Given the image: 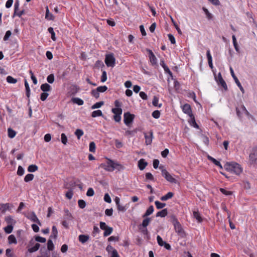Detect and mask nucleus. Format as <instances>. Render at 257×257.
<instances>
[{
    "instance_id": "nucleus-1",
    "label": "nucleus",
    "mask_w": 257,
    "mask_h": 257,
    "mask_svg": "<svg viewBox=\"0 0 257 257\" xmlns=\"http://www.w3.org/2000/svg\"><path fill=\"white\" fill-rule=\"evenodd\" d=\"M100 167L106 171L112 172L115 169L118 171L123 169V166L110 159H107L105 163L101 164Z\"/></svg>"
},
{
    "instance_id": "nucleus-2",
    "label": "nucleus",
    "mask_w": 257,
    "mask_h": 257,
    "mask_svg": "<svg viewBox=\"0 0 257 257\" xmlns=\"http://www.w3.org/2000/svg\"><path fill=\"white\" fill-rule=\"evenodd\" d=\"M224 167L226 170H229L236 175H239L242 171L240 165L235 162L226 163Z\"/></svg>"
},
{
    "instance_id": "nucleus-3",
    "label": "nucleus",
    "mask_w": 257,
    "mask_h": 257,
    "mask_svg": "<svg viewBox=\"0 0 257 257\" xmlns=\"http://www.w3.org/2000/svg\"><path fill=\"white\" fill-rule=\"evenodd\" d=\"M159 169L161 170L162 176L169 182L172 183H176V180L170 174L168 171L164 169L163 166H160Z\"/></svg>"
},
{
    "instance_id": "nucleus-4",
    "label": "nucleus",
    "mask_w": 257,
    "mask_h": 257,
    "mask_svg": "<svg viewBox=\"0 0 257 257\" xmlns=\"http://www.w3.org/2000/svg\"><path fill=\"white\" fill-rule=\"evenodd\" d=\"M115 59L112 53L106 55L105 63L107 66L113 67L115 65Z\"/></svg>"
},
{
    "instance_id": "nucleus-5",
    "label": "nucleus",
    "mask_w": 257,
    "mask_h": 257,
    "mask_svg": "<svg viewBox=\"0 0 257 257\" xmlns=\"http://www.w3.org/2000/svg\"><path fill=\"white\" fill-rule=\"evenodd\" d=\"M135 115L129 112L124 113V123L127 126L131 124L134 119Z\"/></svg>"
},
{
    "instance_id": "nucleus-6",
    "label": "nucleus",
    "mask_w": 257,
    "mask_h": 257,
    "mask_svg": "<svg viewBox=\"0 0 257 257\" xmlns=\"http://www.w3.org/2000/svg\"><path fill=\"white\" fill-rule=\"evenodd\" d=\"M230 71L231 75L232 77H233L235 83L236 84L237 86L239 87V88L240 90V91H241V92L242 93H244V90L243 87L242 86V85H241V83H240L238 78L235 76V75L234 73L233 70L231 67H230Z\"/></svg>"
},
{
    "instance_id": "nucleus-7",
    "label": "nucleus",
    "mask_w": 257,
    "mask_h": 257,
    "mask_svg": "<svg viewBox=\"0 0 257 257\" xmlns=\"http://www.w3.org/2000/svg\"><path fill=\"white\" fill-rule=\"evenodd\" d=\"M175 231L178 233L179 235L181 237H184L185 235V232L184 231L181 225L179 222L173 224Z\"/></svg>"
},
{
    "instance_id": "nucleus-8",
    "label": "nucleus",
    "mask_w": 257,
    "mask_h": 257,
    "mask_svg": "<svg viewBox=\"0 0 257 257\" xmlns=\"http://www.w3.org/2000/svg\"><path fill=\"white\" fill-rule=\"evenodd\" d=\"M216 80L218 84L221 85V86L224 89L225 91L227 90V86L226 84V82L222 77L220 73H218L217 77L216 78Z\"/></svg>"
},
{
    "instance_id": "nucleus-9",
    "label": "nucleus",
    "mask_w": 257,
    "mask_h": 257,
    "mask_svg": "<svg viewBox=\"0 0 257 257\" xmlns=\"http://www.w3.org/2000/svg\"><path fill=\"white\" fill-rule=\"evenodd\" d=\"M147 51L148 52L150 61L153 65L157 64V60L156 56L150 49H147Z\"/></svg>"
},
{
    "instance_id": "nucleus-10",
    "label": "nucleus",
    "mask_w": 257,
    "mask_h": 257,
    "mask_svg": "<svg viewBox=\"0 0 257 257\" xmlns=\"http://www.w3.org/2000/svg\"><path fill=\"white\" fill-rule=\"evenodd\" d=\"M27 217L30 219L32 221L38 223L39 225L41 226V223L37 217L36 215L34 212H32L30 215L27 216Z\"/></svg>"
},
{
    "instance_id": "nucleus-11",
    "label": "nucleus",
    "mask_w": 257,
    "mask_h": 257,
    "mask_svg": "<svg viewBox=\"0 0 257 257\" xmlns=\"http://www.w3.org/2000/svg\"><path fill=\"white\" fill-rule=\"evenodd\" d=\"M182 110L184 113L188 114L189 116L193 114L192 113V110L191 106L189 104L186 103L183 105Z\"/></svg>"
},
{
    "instance_id": "nucleus-12",
    "label": "nucleus",
    "mask_w": 257,
    "mask_h": 257,
    "mask_svg": "<svg viewBox=\"0 0 257 257\" xmlns=\"http://www.w3.org/2000/svg\"><path fill=\"white\" fill-rule=\"evenodd\" d=\"M150 135H148V134L146 133H144L145 138L146 139V145H150L152 143V139L153 137V132L151 131L149 133Z\"/></svg>"
},
{
    "instance_id": "nucleus-13",
    "label": "nucleus",
    "mask_w": 257,
    "mask_h": 257,
    "mask_svg": "<svg viewBox=\"0 0 257 257\" xmlns=\"http://www.w3.org/2000/svg\"><path fill=\"white\" fill-rule=\"evenodd\" d=\"M147 165L148 163L144 159H141L138 161V167L141 170H143Z\"/></svg>"
},
{
    "instance_id": "nucleus-14",
    "label": "nucleus",
    "mask_w": 257,
    "mask_h": 257,
    "mask_svg": "<svg viewBox=\"0 0 257 257\" xmlns=\"http://www.w3.org/2000/svg\"><path fill=\"white\" fill-rule=\"evenodd\" d=\"M193 214L194 218H195L198 222H201L202 221V218L198 210H194L193 211Z\"/></svg>"
},
{
    "instance_id": "nucleus-15",
    "label": "nucleus",
    "mask_w": 257,
    "mask_h": 257,
    "mask_svg": "<svg viewBox=\"0 0 257 257\" xmlns=\"http://www.w3.org/2000/svg\"><path fill=\"white\" fill-rule=\"evenodd\" d=\"M189 117H190V119L189 120V123L190 124L195 128H199V125L196 123L195 117L193 114H191V115H190Z\"/></svg>"
},
{
    "instance_id": "nucleus-16",
    "label": "nucleus",
    "mask_w": 257,
    "mask_h": 257,
    "mask_svg": "<svg viewBox=\"0 0 257 257\" xmlns=\"http://www.w3.org/2000/svg\"><path fill=\"white\" fill-rule=\"evenodd\" d=\"M89 239V236L88 235L81 234L78 236L79 241L82 243H85Z\"/></svg>"
},
{
    "instance_id": "nucleus-17",
    "label": "nucleus",
    "mask_w": 257,
    "mask_h": 257,
    "mask_svg": "<svg viewBox=\"0 0 257 257\" xmlns=\"http://www.w3.org/2000/svg\"><path fill=\"white\" fill-rule=\"evenodd\" d=\"M249 158L252 161L257 160V147L253 148L252 153L249 155Z\"/></svg>"
},
{
    "instance_id": "nucleus-18",
    "label": "nucleus",
    "mask_w": 257,
    "mask_h": 257,
    "mask_svg": "<svg viewBox=\"0 0 257 257\" xmlns=\"http://www.w3.org/2000/svg\"><path fill=\"white\" fill-rule=\"evenodd\" d=\"M206 56L208 60L209 66L211 69L213 68V64H212V56L210 54V52L209 50H208L206 52Z\"/></svg>"
},
{
    "instance_id": "nucleus-19",
    "label": "nucleus",
    "mask_w": 257,
    "mask_h": 257,
    "mask_svg": "<svg viewBox=\"0 0 257 257\" xmlns=\"http://www.w3.org/2000/svg\"><path fill=\"white\" fill-rule=\"evenodd\" d=\"M207 158L208 159L211 161L212 163H213L215 165H216L217 166L219 167L220 169H222V166L221 165V164H220V163L217 160H216L215 159H214V158L212 157L211 156H207Z\"/></svg>"
},
{
    "instance_id": "nucleus-20",
    "label": "nucleus",
    "mask_w": 257,
    "mask_h": 257,
    "mask_svg": "<svg viewBox=\"0 0 257 257\" xmlns=\"http://www.w3.org/2000/svg\"><path fill=\"white\" fill-rule=\"evenodd\" d=\"M151 221V218H146L144 219L142 222V223L140 225L139 229H141V227H143V228L147 227V226L149 225Z\"/></svg>"
},
{
    "instance_id": "nucleus-21",
    "label": "nucleus",
    "mask_w": 257,
    "mask_h": 257,
    "mask_svg": "<svg viewBox=\"0 0 257 257\" xmlns=\"http://www.w3.org/2000/svg\"><path fill=\"white\" fill-rule=\"evenodd\" d=\"M45 18L47 20H53L54 17L53 15L49 12V10L48 9V6L46 8V15H45Z\"/></svg>"
},
{
    "instance_id": "nucleus-22",
    "label": "nucleus",
    "mask_w": 257,
    "mask_h": 257,
    "mask_svg": "<svg viewBox=\"0 0 257 257\" xmlns=\"http://www.w3.org/2000/svg\"><path fill=\"white\" fill-rule=\"evenodd\" d=\"M58 235V231L56 227L54 225L52 226V232L50 235L51 238H54V239H56Z\"/></svg>"
},
{
    "instance_id": "nucleus-23",
    "label": "nucleus",
    "mask_w": 257,
    "mask_h": 257,
    "mask_svg": "<svg viewBox=\"0 0 257 257\" xmlns=\"http://www.w3.org/2000/svg\"><path fill=\"white\" fill-rule=\"evenodd\" d=\"M174 195V194L173 193L171 192H169L168 193H167L164 196H163L161 197V200L162 201H166L170 198H171Z\"/></svg>"
},
{
    "instance_id": "nucleus-24",
    "label": "nucleus",
    "mask_w": 257,
    "mask_h": 257,
    "mask_svg": "<svg viewBox=\"0 0 257 257\" xmlns=\"http://www.w3.org/2000/svg\"><path fill=\"white\" fill-rule=\"evenodd\" d=\"M154 211V207L151 205L146 210L145 213L143 215V217L145 218L153 213Z\"/></svg>"
},
{
    "instance_id": "nucleus-25",
    "label": "nucleus",
    "mask_w": 257,
    "mask_h": 257,
    "mask_svg": "<svg viewBox=\"0 0 257 257\" xmlns=\"http://www.w3.org/2000/svg\"><path fill=\"white\" fill-rule=\"evenodd\" d=\"M40 247V244L39 243H36L33 247H29L28 249V251L32 253L37 251Z\"/></svg>"
},
{
    "instance_id": "nucleus-26",
    "label": "nucleus",
    "mask_w": 257,
    "mask_h": 257,
    "mask_svg": "<svg viewBox=\"0 0 257 257\" xmlns=\"http://www.w3.org/2000/svg\"><path fill=\"white\" fill-rule=\"evenodd\" d=\"M64 218L68 220H71L73 219L72 215L68 209H64Z\"/></svg>"
},
{
    "instance_id": "nucleus-27",
    "label": "nucleus",
    "mask_w": 257,
    "mask_h": 257,
    "mask_svg": "<svg viewBox=\"0 0 257 257\" xmlns=\"http://www.w3.org/2000/svg\"><path fill=\"white\" fill-rule=\"evenodd\" d=\"M168 214V211L167 209H164L160 211H159L156 214L157 217H165Z\"/></svg>"
},
{
    "instance_id": "nucleus-28",
    "label": "nucleus",
    "mask_w": 257,
    "mask_h": 257,
    "mask_svg": "<svg viewBox=\"0 0 257 257\" xmlns=\"http://www.w3.org/2000/svg\"><path fill=\"white\" fill-rule=\"evenodd\" d=\"M40 88L43 91L46 92L51 90V86L46 83L42 84Z\"/></svg>"
},
{
    "instance_id": "nucleus-29",
    "label": "nucleus",
    "mask_w": 257,
    "mask_h": 257,
    "mask_svg": "<svg viewBox=\"0 0 257 257\" xmlns=\"http://www.w3.org/2000/svg\"><path fill=\"white\" fill-rule=\"evenodd\" d=\"M71 100L74 103L77 104L78 105H82L84 103L83 100L78 97L72 98Z\"/></svg>"
},
{
    "instance_id": "nucleus-30",
    "label": "nucleus",
    "mask_w": 257,
    "mask_h": 257,
    "mask_svg": "<svg viewBox=\"0 0 257 257\" xmlns=\"http://www.w3.org/2000/svg\"><path fill=\"white\" fill-rule=\"evenodd\" d=\"M9 209V204H3L0 206V211L2 213H4L8 209Z\"/></svg>"
},
{
    "instance_id": "nucleus-31",
    "label": "nucleus",
    "mask_w": 257,
    "mask_h": 257,
    "mask_svg": "<svg viewBox=\"0 0 257 257\" xmlns=\"http://www.w3.org/2000/svg\"><path fill=\"white\" fill-rule=\"evenodd\" d=\"M91 116L93 117H96L97 116L103 117L102 112L100 110H97L93 111L91 113Z\"/></svg>"
},
{
    "instance_id": "nucleus-32",
    "label": "nucleus",
    "mask_w": 257,
    "mask_h": 257,
    "mask_svg": "<svg viewBox=\"0 0 257 257\" xmlns=\"http://www.w3.org/2000/svg\"><path fill=\"white\" fill-rule=\"evenodd\" d=\"M8 242L10 244H17V241L14 235L11 234L8 237Z\"/></svg>"
},
{
    "instance_id": "nucleus-33",
    "label": "nucleus",
    "mask_w": 257,
    "mask_h": 257,
    "mask_svg": "<svg viewBox=\"0 0 257 257\" xmlns=\"http://www.w3.org/2000/svg\"><path fill=\"white\" fill-rule=\"evenodd\" d=\"M104 230V232L103 233V236H107L109 235L112 232L113 228L111 227L108 226Z\"/></svg>"
},
{
    "instance_id": "nucleus-34",
    "label": "nucleus",
    "mask_w": 257,
    "mask_h": 257,
    "mask_svg": "<svg viewBox=\"0 0 257 257\" xmlns=\"http://www.w3.org/2000/svg\"><path fill=\"white\" fill-rule=\"evenodd\" d=\"M40 252L42 257H49L48 255V251L46 249L45 246L41 247V248L40 249Z\"/></svg>"
},
{
    "instance_id": "nucleus-35",
    "label": "nucleus",
    "mask_w": 257,
    "mask_h": 257,
    "mask_svg": "<svg viewBox=\"0 0 257 257\" xmlns=\"http://www.w3.org/2000/svg\"><path fill=\"white\" fill-rule=\"evenodd\" d=\"M54 248V245L51 239H49L47 242V249L49 251H52Z\"/></svg>"
},
{
    "instance_id": "nucleus-36",
    "label": "nucleus",
    "mask_w": 257,
    "mask_h": 257,
    "mask_svg": "<svg viewBox=\"0 0 257 257\" xmlns=\"http://www.w3.org/2000/svg\"><path fill=\"white\" fill-rule=\"evenodd\" d=\"M25 86L26 88V96L28 97H29L30 96V88L29 87V84L26 79L25 80Z\"/></svg>"
},
{
    "instance_id": "nucleus-37",
    "label": "nucleus",
    "mask_w": 257,
    "mask_h": 257,
    "mask_svg": "<svg viewBox=\"0 0 257 257\" xmlns=\"http://www.w3.org/2000/svg\"><path fill=\"white\" fill-rule=\"evenodd\" d=\"M38 167L36 165H31L28 168V171L29 172H34L38 170Z\"/></svg>"
},
{
    "instance_id": "nucleus-38",
    "label": "nucleus",
    "mask_w": 257,
    "mask_h": 257,
    "mask_svg": "<svg viewBox=\"0 0 257 257\" xmlns=\"http://www.w3.org/2000/svg\"><path fill=\"white\" fill-rule=\"evenodd\" d=\"M7 81L9 83L15 84L17 82V79L13 78L11 76H8L7 78Z\"/></svg>"
},
{
    "instance_id": "nucleus-39",
    "label": "nucleus",
    "mask_w": 257,
    "mask_h": 257,
    "mask_svg": "<svg viewBox=\"0 0 257 257\" xmlns=\"http://www.w3.org/2000/svg\"><path fill=\"white\" fill-rule=\"evenodd\" d=\"M8 136L9 138H13L15 137L16 133L14 130H13L11 128H8Z\"/></svg>"
},
{
    "instance_id": "nucleus-40",
    "label": "nucleus",
    "mask_w": 257,
    "mask_h": 257,
    "mask_svg": "<svg viewBox=\"0 0 257 257\" xmlns=\"http://www.w3.org/2000/svg\"><path fill=\"white\" fill-rule=\"evenodd\" d=\"M155 205L156 206V207L158 209H162L164 208L166 206V203H161L159 202V201H156L155 202Z\"/></svg>"
},
{
    "instance_id": "nucleus-41",
    "label": "nucleus",
    "mask_w": 257,
    "mask_h": 257,
    "mask_svg": "<svg viewBox=\"0 0 257 257\" xmlns=\"http://www.w3.org/2000/svg\"><path fill=\"white\" fill-rule=\"evenodd\" d=\"M13 229V226L12 224H9L8 226L4 228V231L6 233L9 234L11 233Z\"/></svg>"
},
{
    "instance_id": "nucleus-42",
    "label": "nucleus",
    "mask_w": 257,
    "mask_h": 257,
    "mask_svg": "<svg viewBox=\"0 0 257 257\" xmlns=\"http://www.w3.org/2000/svg\"><path fill=\"white\" fill-rule=\"evenodd\" d=\"M34 176L33 174H28L25 177L24 181L26 182H30L34 179Z\"/></svg>"
},
{
    "instance_id": "nucleus-43",
    "label": "nucleus",
    "mask_w": 257,
    "mask_h": 257,
    "mask_svg": "<svg viewBox=\"0 0 257 257\" xmlns=\"http://www.w3.org/2000/svg\"><path fill=\"white\" fill-rule=\"evenodd\" d=\"M83 131L81 129H77L75 132V135L79 140L80 139L81 137L83 135Z\"/></svg>"
},
{
    "instance_id": "nucleus-44",
    "label": "nucleus",
    "mask_w": 257,
    "mask_h": 257,
    "mask_svg": "<svg viewBox=\"0 0 257 257\" xmlns=\"http://www.w3.org/2000/svg\"><path fill=\"white\" fill-rule=\"evenodd\" d=\"M103 104H104V102L103 101H99V102H96V103L93 104L91 106V108L93 109H96V108H100Z\"/></svg>"
},
{
    "instance_id": "nucleus-45",
    "label": "nucleus",
    "mask_w": 257,
    "mask_h": 257,
    "mask_svg": "<svg viewBox=\"0 0 257 257\" xmlns=\"http://www.w3.org/2000/svg\"><path fill=\"white\" fill-rule=\"evenodd\" d=\"M112 112L114 114V115L116 114H121L122 113V109L121 108H114L112 109Z\"/></svg>"
},
{
    "instance_id": "nucleus-46",
    "label": "nucleus",
    "mask_w": 257,
    "mask_h": 257,
    "mask_svg": "<svg viewBox=\"0 0 257 257\" xmlns=\"http://www.w3.org/2000/svg\"><path fill=\"white\" fill-rule=\"evenodd\" d=\"M95 148H96V147H95V144L94 143V142H90L89 144V151L91 152L94 153L95 151Z\"/></svg>"
},
{
    "instance_id": "nucleus-47",
    "label": "nucleus",
    "mask_w": 257,
    "mask_h": 257,
    "mask_svg": "<svg viewBox=\"0 0 257 257\" xmlns=\"http://www.w3.org/2000/svg\"><path fill=\"white\" fill-rule=\"evenodd\" d=\"M203 10L204 12L205 15H206V17L208 20H211L212 19V15L211 13H209V12L208 11V10L205 8H203Z\"/></svg>"
},
{
    "instance_id": "nucleus-48",
    "label": "nucleus",
    "mask_w": 257,
    "mask_h": 257,
    "mask_svg": "<svg viewBox=\"0 0 257 257\" xmlns=\"http://www.w3.org/2000/svg\"><path fill=\"white\" fill-rule=\"evenodd\" d=\"M48 32L51 35V39L53 41H55L56 40L55 34V32L54 31L53 28H52V27H50V28H48Z\"/></svg>"
},
{
    "instance_id": "nucleus-49",
    "label": "nucleus",
    "mask_w": 257,
    "mask_h": 257,
    "mask_svg": "<svg viewBox=\"0 0 257 257\" xmlns=\"http://www.w3.org/2000/svg\"><path fill=\"white\" fill-rule=\"evenodd\" d=\"M35 240L39 242L44 243L46 242V239L44 237L40 236H36L35 237Z\"/></svg>"
},
{
    "instance_id": "nucleus-50",
    "label": "nucleus",
    "mask_w": 257,
    "mask_h": 257,
    "mask_svg": "<svg viewBox=\"0 0 257 257\" xmlns=\"http://www.w3.org/2000/svg\"><path fill=\"white\" fill-rule=\"evenodd\" d=\"M219 190L222 193H223V194H224L226 196H229V195H231L232 194V192L231 191H227L225 189L220 188Z\"/></svg>"
},
{
    "instance_id": "nucleus-51",
    "label": "nucleus",
    "mask_w": 257,
    "mask_h": 257,
    "mask_svg": "<svg viewBox=\"0 0 257 257\" xmlns=\"http://www.w3.org/2000/svg\"><path fill=\"white\" fill-rule=\"evenodd\" d=\"M160 64L163 67V68H164L165 72H170V69L168 68V67L165 64V62H164V60H161V61Z\"/></svg>"
},
{
    "instance_id": "nucleus-52",
    "label": "nucleus",
    "mask_w": 257,
    "mask_h": 257,
    "mask_svg": "<svg viewBox=\"0 0 257 257\" xmlns=\"http://www.w3.org/2000/svg\"><path fill=\"white\" fill-rule=\"evenodd\" d=\"M152 115L155 118H159L160 116V112L158 110H155L153 112Z\"/></svg>"
},
{
    "instance_id": "nucleus-53",
    "label": "nucleus",
    "mask_w": 257,
    "mask_h": 257,
    "mask_svg": "<svg viewBox=\"0 0 257 257\" xmlns=\"http://www.w3.org/2000/svg\"><path fill=\"white\" fill-rule=\"evenodd\" d=\"M47 80L49 83H53L54 81V75L53 74H51L47 78Z\"/></svg>"
},
{
    "instance_id": "nucleus-54",
    "label": "nucleus",
    "mask_w": 257,
    "mask_h": 257,
    "mask_svg": "<svg viewBox=\"0 0 257 257\" xmlns=\"http://www.w3.org/2000/svg\"><path fill=\"white\" fill-rule=\"evenodd\" d=\"M61 142L63 144L66 145L67 144V138L66 136L65 135V134L62 133L61 134Z\"/></svg>"
},
{
    "instance_id": "nucleus-55",
    "label": "nucleus",
    "mask_w": 257,
    "mask_h": 257,
    "mask_svg": "<svg viewBox=\"0 0 257 257\" xmlns=\"http://www.w3.org/2000/svg\"><path fill=\"white\" fill-rule=\"evenodd\" d=\"M157 240L158 243L160 246H163L164 245V244L165 243V241H164L161 238V237L160 235H158L157 236Z\"/></svg>"
},
{
    "instance_id": "nucleus-56",
    "label": "nucleus",
    "mask_w": 257,
    "mask_h": 257,
    "mask_svg": "<svg viewBox=\"0 0 257 257\" xmlns=\"http://www.w3.org/2000/svg\"><path fill=\"white\" fill-rule=\"evenodd\" d=\"M78 206L80 208H84L86 206V203L83 200H79L78 201Z\"/></svg>"
},
{
    "instance_id": "nucleus-57",
    "label": "nucleus",
    "mask_w": 257,
    "mask_h": 257,
    "mask_svg": "<svg viewBox=\"0 0 257 257\" xmlns=\"http://www.w3.org/2000/svg\"><path fill=\"white\" fill-rule=\"evenodd\" d=\"M91 95L96 98H98L99 97V93L97 89H93L91 92Z\"/></svg>"
},
{
    "instance_id": "nucleus-58",
    "label": "nucleus",
    "mask_w": 257,
    "mask_h": 257,
    "mask_svg": "<svg viewBox=\"0 0 257 257\" xmlns=\"http://www.w3.org/2000/svg\"><path fill=\"white\" fill-rule=\"evenodd\" d=\"M24 168L22 166H19L18 168L17 174L19 176H22L24 174Z\"/></svg>"
},
{
    "instance_id": "nucleus-59",
    "label": "nucleus",
    "mask_w": 257,
    "mask_h": 257,
    "mask_svg": "<svg viewBox=\"0 0 257 257\" xmlns=\"http://www.w3.org/2000/svg\"><path fill=\"white\" fill-rule=\"evenodd\" d=\"M96 89L98 91V92H105L107 89V87L106 86H101L98 87Z\"/></svg>"
},
{
    "instance_id": "nucleus-60",
    "label": "nucleus",
    "mask_w": 257,
    "mask_h": 257,
    "mask_svg": "<svg viewBox=\"0 0 257 257\" xmlns=\"http://www.w3.org/2000/svg\"><path fill=\"white\" fill-rule=\"evenodd\" d=\"M141 231L142 232V233L146 235L147 236V239H149V231L147 228V227H145V228H143L142 229L141 228Z\"/></svg>"
},
{
    "instance_id": "nucleus-61",
    "label": "nucleus",
    "mask_w": 257,
    "mask_h": 257,
    "mask_svg": "<svg viewBox=\"0 0 257 257\" xmlns=\"http://www.w3.org/2000/svg\"><path fill=\"white\" fill-rule=\"evenodd\" d=\"M48 95L49 94L46 92L42 93L40 96L41 100L42 101H45L47 99Z\"/></svg>"
},
{
    "instance_id": "nucleus-62",
    "label": "nucleus",
    "mask_w": 257,
    "mask_h": 257,
    "mask_svg": "<svg viewBox=\"0 0 257 257\" xmlns=\"http://www.w3.org/2000/svg\"><path fill=\"white\" fill-rule=\"evenodd\" d=\"M107 79V74L105 71L102 72V74L101 77V81L104 82Z\"/></svg>"
},
{
    "instance_id": "nucleus-63",
    "label": "nucleus",
    "mask_w": 257,
    "mask_h": 257,
    "mask_svg": "<svg viewBox=\"0 0 257 257\" xmlns=\"http://www.w3.org/2000/svg\"><path fill=\"white\" fill-rule=\"evenodd\" d=\"M94 192L92 188H89L86 192V195L87 196H92L94 195Z\"/></svg>"
},
{
    "instance_id": "nucleus-64",
    "label": "nucleus",
    "mask_w": 257,
    "mask_h": 257,
    "mask_svg": "<svg viewBox=\"0 0 257 257\" xmlns=\"http://www.w3.org/2000/svg\"><path fill=\"white\" fill-rule=\"evenodd\" d=\"M115 147L118 149H120L123 146L122 143L118 140H115Z\"/></svg>"
}]
</instances>
